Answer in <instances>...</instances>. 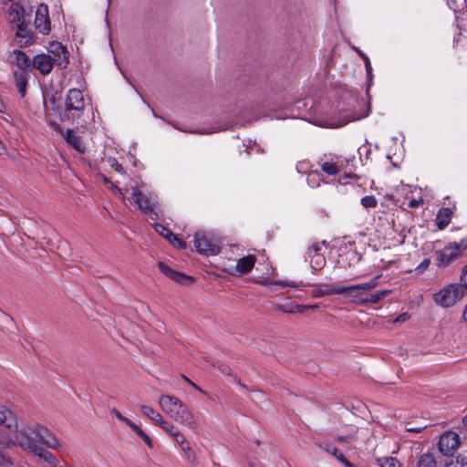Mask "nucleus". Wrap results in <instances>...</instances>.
Masks as SVG:
<instances>
[{
  "instance_id": "1",
  "label": "nucleus",
  "mask_w": 467,
  "mask_h": 467,
  "mask_svg": "<svg viewBox=\"0 0 467 467\" xmlns=\"http://www.w3.org/2000/svg\"><path fill=\"white\" fill-rule=\"evenodd\" d=\"M67 64L68 52L59 42L51 43L47 53L38 54L32 60L33 67L38 69L43 75L49 74L54 66L65 68Z\"/></svg>"
},
{
  "instance_id": "2",
  "label": "nucleus",
  "mask_w": 467,
  "mask_h": 467,
  "mask_svg": "<svg viewBox=\"0 0 467 467\" xmlns=\"http://www.w3.org/2000/svg\"><path fill=\"white\" fill-rule=\"evenodd\" d=\"M27 433L30 441L35 443L43 444L47 448L57 450L60 447V443L57 438L49 431L47 428L39 424H34L32 426L23 427L18 432H16L15 439L9 438L6 441H0V443L10 447L13 444H17L21 447L20 436L24 433Z\"/></svg>"
},
{
  "instance_id": "3",
  "label": "nucleus",
  "mask_w": 467,
  "mask_h": 467,
  "mask_svg": "<svg viewBox=\"0 0 467 467\" xmlns=\"http://www.w3.org/2000/svg\"><path fill=\"white\" fill-rule=\"evenodd\" d=\"M159 405L162 411L173 420L186 425L193 430L196 422L192 411L178 398L171 395H161L159 398Z\"/></svg>"
},
{
  "instance_id": "4",
  "label": "nucleus",
  "mask_w": 467,
  "mask_h": 467,
  "mask_svg": "<svg viewBox=\"0 0 467 467\" xmlns=\"http://www.w3.org/2000/svg\"><path fill=\"white\" fill-rule=\"evenodd\" d=\"M86 109V99L81 90L71 88L65 99L64 108L59 111L61 121L80 123Z\"/></svg>"
},
{
  "instance_id": "5",
  "label": "nucleus",
  "mask_w": 467,
  "mask_h": 467,
  "mask_svg": "<svg viewBox=\"0 0 467 467\" xmlns=\"http://www.w3.org/2000/svg\"><path fill=\"white\" fill-rule=\"evenodd\" d=\"M466 293L464 285L460 283H451L434 293L432 300L437 306L442 308H449L461 301Z\"/></svg>"
},
{
  "instance_id": "6",
  "label": "nucleus",
  "mask_w": 467,
  "mask_h": 467,
  "mask_svg": "<svg viewBox=\"0 0 467 467\" xmlns=\"http://www.w3.org/2000/svg\"><path fill=\"white\" fill-rule=\"evenodd\" d=\"M131 200L141 211L151 220L158 218L156 212L157 196L151 192L144 191V185L131 187Z\"/></svg>"
},
{
  "instance_id": "7",
  "label": "nucleus",
  "mask_w": 467,
  "mask_h": 467,
  "mask_svg": "<svg viewBox=\"0 0 467 467\" xmlns=\"http://www.w3.org/2000/svg\"><path fill=\"white\" fill-rule=\"evenodd\" d=\"M467 250V236L459 242L450 243L443 249L435 251V262L439 268L449 266L462 257Z\"/></svg>"
},
{
  "instance_id": "8",
  "label": "nucleus",
  "mask_w": 467,
  "mask_h": 467,
  "mask_svg": "<svg viewBox=\"0 0 467 467\" xmlns=\"http://www.w3.org/2000/svg\"><path fill=\"white\" fill-rule=\"evenodd\" d=\"M20 441L21 449L42 459L47 467H56L57 465L58 461L55 455L39 444H36L34 441H30L27 433L24 432L20 436Z\"/></svg>"
},
{
  "instance_id": "9",
  "label": "nucleus",
  "mask_w": 467,
  "mask_h": 467,
  "mask_svg": "<svg viewBox=\"0 0 467 467\" xmlns=\"http://www.w3.org/2000/svg\"><path fill=\"white\" fill-rule=\"evenodd\" d=\"M194 246L198 253L206 255L219 254L220 245L216 239L207 233H196L194 234Z\"/></svg>"
},
{
  "instance_id": "10",
  "label": "nucleus",
  "mask_w": 467,
  "mask_h": 467,
  "mask_svg": "<svg viewBox=\"0 0 467 467\" xmlns=\"http://www.w3.org/2000/svg\"><path fill=\"white\" fill-rule=\"evenodd\" d=\"M8 20L17 27L16 36L26 37L25 10L18 3H13L8 9Z\"/></svg>"
},
{
  "instance_id": "11",
  "label": "nucleus",
  "mask_w": 467,
  "mask_h": 467,
  "mask_svg": "<svg viewBox=\"0 0 467 467\" xmlns=\"http://www.w3.org/2000/svg\"><path fill=\"white\" fill-rule=\"evenodd\" d=\"M379 275L372 278L368 282L353 285H339V289H342L340 295H345L348 297H358L363 295L365 292L369 291L376 287L379 284Z\"/></svg>"
},
{
  "instance_id": "12",
  "label": "nucleus",
  "mask_w": 467,
  "mask_h": 467,
  "mask_svg": "<svg viewBox=\"0 0 467 467\" xmlns=\"http://www.w3.org/2000/svg\"><path fill=\"white\" fill-rule=\"evenodd\" d=\"M460 437L454 431H446L439 440V450L444 454L448 455L452 453L460 445Z\"/></svg>"
},
{
  "instance_id": "13",
  "label": "nucleus",
  "mask_w": 467,
  "mask_h": 467,
  "mask_svg": "<svg viewBox=\"0 0 467 467\" xmlns=\"http://www.w3.org/2000/svg\"><path fill=\"white\" fill-rule=\"evenodd\" d=\"M35 26L39 33L47 35L50 31V20L48 16V7L41 4L36 10Z\"/></svg>"
},
{
  "instance_id": "14",
  "label": "nucleus",
  "mask_w": 467,
  "mask_h": 467,
  "mask_svg": "<svg viewBox=\"0 0 467 467\" xmlns=\"http://www.w3.org/2000/svg\"><path fill=\"white\" fill-rule=\"evenodd\" d=\"M323 244H325V242H322V244L314 243L308 248L307 256L314 271L322 269L326 265V258L321 253Z\"/></svg>"
},
{
  "instance_id": "15",
  "label": "nucleus",
  "mask_w": 467,
  "mask_h": 467,
  "mask_svg": "<svg viewBox=\"0 0 467 467\" xmlns=\"http://www.w3.org/2000/svg\"><path fill=\"white\" fill-rule=\"evenodd\" d=\"M158 266L161 273H163L167 277L180 285H189L194 282V278L192 276L184 275L181 272H177L176 270L171 269L170 266H168L166 264L162 262H160L158 264Z\"/></svg>"
},
{
  "instance_id": "16",
  "label": "nucleus",
  "mask_w": 467,
  "mask_h": 467,
  "mask_svg": "<svg viewBox=\"0 0 467 467\" xmlns=\"http://www.w3.org/2000/svg\"><path fill=\"white\" fill-rule=\"evenodd\" d=\"M7 59L9 63L16 65L20 71H26L32 67L31 59L21 50H13L9 53Z\"/></svg>"
},
{
  "instance_id": "17",
  "label": "nucleus",
  "mask_w": 467,
  "mask_h": 467,
  "mask_svg": "<svg viewBox=\"0 0 467 467\" xmlns=\"http://www.w3.org/2000/svg\"><path fill=\"white\" fill-rule=\"evenodd\" d=\"M0 426L5 428L10 432H15V435L17 431V421L15 414L6 407L0 406Z\"/></svg>"
},
{
  "instance_id": "18",
  "label": "nucleus",
  "mask_w": 467,
  "mask_h": 467,
  "mask_svg": "<svg viewBox=\"0 0 467 467\" xmlns=\"http://www.w3.org/2000/svg\"><path fill=\"white\" fill-rule=\"evenodd\" d=\"M342 289H339V285H332L327 284L315 285H313L312 296L314 297H322L325 296H331L336 294H341Z\"/></svg>"
},
{
  "instance_id": "19",
  "label": "nucleus",
  "mask_w": 467,
  "mask_h": 467,
  "mask_svg": "<svg viewBox=\"0 0 467 467\" xmlns=\"http://www.w3.org/2000/svg\"><path fill=\"white\" fill-rule=\"evenodd\" d=\"M255 262L256 257L253 254L244 256L237 260L235 269L240 275L248 274L254 266Z\"/></svg>"
},
{
  "instance_id": "20",
  "label": "nucleus",
  "mask_w": 467,
  "mask_h": 467,
  "mask_svg": "<svg viewBox=\"0 0 467 467\" xmlns=\"http://www.w3.org/2000/svg\"><path fill=\"white\" fill-rule=\"evenodd\" d=\"M452 212L450 208H441L436 215V224L440 230L446 228L451 220Z\"/></svg>"
},
{
  "instance_id": "21",
  "label": "nucleus",
  "mask_w": 467,
  "mask_h": 467,
  "mask_svg": "<svg viewBox=\"0 0 467 467\" xmlns=\"http://www.w3.org/2000/svg\"><path fill=\"white\" fill-rule=\"evenodd\" d=\"M16 84L21 97L24 98L26 92L27 73L26 71H16L14 74Z\"/></svg>"
},
{
  "instance_id": "22",
  "label": "nucleus",
  "mask_w": 467,
  "mask_h": 467,
  "mask_svg": "<svg viewBox=\"0 0 467 467\" xmlns=\"http://www.w3.org/2000/svg\"><path fill=\"white\" fill-rule=\"evenodd\" d=\"M140 410L156 425H159L164 420L163 417L150 406L140 405Z\"/></svg>"
},
{
  "instance_id": "23",
  "label": "nucleus",
  "mask_w": 467,
  "mask_h": 467,
  "mask_svg": "<svg viewBox=\"0 0 467 467\" xmlns=\"http://www.w3.org/2000/svg\"><path fill=\"white\" fill-rule=\"evenodd\" d=\"M271 284L278 285V286H281V287L294 288L296 290H302L304 287H306L307 285L302 280H300V281H296V280H278V281H275V282H273Z\"/></svg>"
},
{
  "instance_id": "24",
  "label": "nucleus",
  "mask_w": 467,
  "mask_h": 467,
  "mask_svg": "<svg viewBox=\"0 0 467 467\" xmlns=\"http://www.w3.org/2000/svg\"><path fill=\"white\" fill-rule=\"evenodd\" d=\"M360 433L361 435L364 434L363 430H357L355 433H348L344 435H337L336 437V440L341 443V444H349L353 441H356L358 440V434Z\"/></svg>"
},
{
  "instance_id": "25",
  "label": "nucleus",
  "mask_w": 467,
  "mask_h": 467,
  "mask_svg": "<svg viewBox=\"0 0 467 467\" xmlns=\"http://www.w3.org/2000/svg\"><path fill=\"white\" fill-rule=\"evenodd\" d=\"M390 294V290H382L370 295L369 297L360 301V304L378 303Z\"/></svg>"
},
{
  "instance_id": "26",
  "label": "nucleus",
  "mask_w": 467,
  "mask_h": 467,
  "mask_svg": "<svg viewBox=\"0 0 467 467\" xmlns=\"http://www.w3.org/2000/svg\"><path fill=\"white\" fill-rule=\"evenodd\" d=\"M436 460L431 453H425L421 455L418 461L417 467H436Z\"/></svg>"
},
{
  "instance_id": "27",
  "label": "nucleus",
  "mask_w": 467,
  "mask_h": 467,
  "mask_svg": "<svg viewBox=\"0 0 467 467\" xmlns=\"http://www.w3.org/2000/svg\"><path fill=\"white\" fill-rule=\"evenodd\" d=\"M320 167L322 171L331 176L336 175L340 171V167L335 162L325 161L321 164Z\"/></svg>"
},
{
  "instance_id": "28",
  "label": "nucleus",
  "mask_w": 467,
  "mask_h": 467,
  "mask_svg": "<svg viewBox=\"0 0 467 467\" xmlns=\"http://www.w3.org/2000/svg\"><path fill=\"white\" fill-rule=\"evenodd\" d=\"M67 141L72 145L77 150L82 151V146L79 138L71 130L67 131Z\"/></svg>"
},
{
  "instance_id": "29",
  "label": "nucleus",
  "mask_w": 467,
  "mask_h": 467,
  "mask_svg": "<svg viewBox=\"0 0 467 467\" xmlns=\"http://www.w3.org/2000/svg\"><path fill=\"white\" fill-rule=\"evenodd\" d=\"M159 426L165 431L171 438H174L175 435L180 431V430L172 423L169 422L166 420H163Z\"/></svg>"
},
{
  "instance_id": "30",
  "label": "nucleus",
  "mask_w": 467,
  "mask_h": 467,
  "mask_svg": "<svg viewBox=\"0 0 467 467\" xmlns=\"http://www.w3.org/2000/svg\"><path fill=\"white\" fill-rule=\"evenodd\" d=\"M306 180L310 187H318L321 180V174L317 171H311L308 173Z\"/></svg>"
},
{
  "instance_id": "31",
  "label": "nucleus",
  "mask_w": 467,
  "mask_h": 467,
  "mask_svg": "<svg viewBox=\"0 0 467 467\" xmlns=\"http://www.w3.org/2000/svg\"><path fill=\"white\" fill-rule=\"evenodd\" d=\"M140 438H141L144 442L150 447L152 448V441L151 439L137 425H134L130 428Z\"/></svg>"
},
{
  "instance_id": "32",
  "label": "nucleus",
  "mask_w": 467,
  "mask_h": 467,
  "mask_svg": "<svg viewBox=\"0 0 467 467\" xmlns=\"http://www.w3.org/2000/svg\"><path fill=\"white\" fill-rule=\"evenodd\" d=\"M360 202L361 205L366 209L376 208L378 205V201L373 195H366L362 197Z\"/></svg>"
},
{
  "instance_id": "33",
  "label": "nucleus",
  "mask_w": 467,
  "mask_h": 467,
  "mask_svg": "<svg viewBox=\"0 0 467 467\" xmlns=\"http://www.w3.org/2000/svg\"><path fill=\"white\" fill-rule=\"evenodd\" d=\"M154 229L158 234H160L161 235L165 237L168 241H170V243L173 242V241H171V236H173V234L171 232L170 229L166 228L165 226H163L161 223H155Z\"/></svg>"
},
{
  "instance_id": "34",
  "label": "nucleus",
  "mask_w": 467,
  "mask_h": 467,
  "mask_svg": "<svg viewBox=\"0 0 467 467\" xmlns=\"http://www.w3.org/2000/svg\"><path fill=\"white\" fill-rule=\"evenodd\" d=\"M380 467H399V462L392 457H384L378 460Z\"/></svg>"
},
{
  "instance_id": "35",
  "label": "nucleus",
  "mask_w": 467,
  "mask_h": 467,
  "mask_svg": "<svg viewBox=\"0 0 467 467\" xmlns=\"http://www.w3.org/2000/svg\"><path fill=\"white\" fill-rule=\"evenodd\" d=\"M110 413L115 416L119 420L122 421L123 423H125L127 426H129L130 428H131L133 425H134V422H132L130 419H128L127 417L123 416L117 409H111L110 410Z\"/></svg>"
},
{
  "instance_id": "36",
  "label": "nucleus",
  "mask_w": 467,
  "mask_h": 467,
  "mask_svg": "<svg viewBox=\"0 0 467 467\" xmlns=\"http://www.w3.org/2000/svg\"><path fill=\"white\" fill-rule=\"evenodd\" d=\"M444 467H467V462L464 458L457 457L447 462Z\"/></svg>"
},
{
  "instance_id": "37",
  "label": "nucleus",
  "mask_w": 467,
  "mask_h": 467,
  "mask_svg": "<svg viewBox=\"0 0 467 467\" xmlns=\"http://www.w3.org/2000/svg\"><path fill=\"white\" fill-rule=\"evenodd\" d=\"M355 50L358 54V56L362 58V62L365 63L366 71H367L368 75H370L371 71H372V67H371L370 60H369L368 57L366 54H364L358 47H355Z\"/></svg>"
},
{
  "instance_id": "38",
  "label": "nucleus",
  "mask_w": 467,
  "mask_h": 467,
  "mask_svg": "<svg viewBox=\"0 0 467 467\" xmlns=\"http://www.w3.org/2000/svg\"><path fill=\"white\" fill-rule=\"evenodd\" d=\"M431 265V259L425 258L416 268L415 271L417 275H421L429 268Z\"/></svg>"
},
{
  "instance_id": "39",
  "label": "nucleus",
  "mask_w": 467,
  "mask_h": 467,
  "mask_svg": "<svg viewBox=\"0 0 467 467\" xmlns=\"http://www.w3.org/2000/svg\"><path fill=\"white\" fill-rule=\"evenodd\" d=\"M324 450L326 451H327L329 454L335 456L337 460H338L339 454H343L337 447L330 445V444H327L324 447Z\"/></svg>"
},
{
  "instance_id": "40",
  "label": "nucleus",
  "mask_w": 467,
  "mask_h": 467,
  "mask_svg": "<svg viewBox=\"0 0 467 467\" xmlns=\"http://www.w3.org/2000/svg\"><path fill=\"white\" fill-rule=\"evenodd\" d=\"M181 448L184 451L188 459H194V452L188 441L185 444L182 445Z\"/></svg>"
},
{
  "instance_id": "41",
  "label": "nucleus",
  "mask_w": 467,
  "mask_h": 467,
  "mask_svg": "<svg viewBox=\"0 0 467 467\" xmlns=\"http://www.w3.org/2000/svg\"><path fill=\"white\" fill-rule=\"evenodd\" d=\"M109 165L118 172L123 173L124 169L121 164H119L116 159H109Z\"/></svg>"
},
{
  "instance_id": "42",
  "label": "nucleus",
  "mask_w": 467,
  "mask_h": 467,
  "mask_svg": "<svg viewBox=\"0 0 467 467\" xmlns=\"http://www.w3.org/2000/svg\"><path fill=\"white\" fill-rule=\"evenodd\" d=\"M180 446L185 444L187 442L184 435L179 431L174 438H172Z\"/></svg>"
},
{
  "instance_id": "43",
  "label": "nucleus",
  "mask_w": 467,
  "mask_h": 467,
  "mask_svg": "<svg viewBox=\"0 0 467 467\" xmlns=\"http://www.w3.org/2000/svg\"><path fill=\"white\" fill-rule=\"evenodd\" d=\"M461 281L462 285H464L465 290L467 291V265L462 268Z\"/></svg>"
},
{
  "instance_id": "44",
  "label": "nucleus",
  "mask_w": 467,
  "mask_h": 467,
  "mask_svg": "<svg viewBox=\"0 0 467 467\" xmlns=\"http://www.w3.org/2000/svg\"><path fill=\"white\" fill-rule=\"evenodd\" d=\"M426 425H420V426H416V427H410V426H406V431H410V432H420L421 431L425 430L426 429Z\"/></svg>"
},
{
  "instance_id": "45",
  "label": "nucleus",
  "mask_w": 467,
  "mask_h": 467,
  "mask_svg": "<svg viewBox=\"0 0 467 467\" xmlns=\"http://www.w3.org/2000/svg\"><path fill=\"white\" fill-rule=\"evenodd\" d=\"M423 203V200L422 199H413L411 201H410L409 202V206L410 208H417L419 206H420L421 204Z\"/></svg>"
},
{
  "instance_id": "46",
  "label": "nucleus",
  "mask_w": 467,
  "mask_h": 467,
  "mask_svg": "<svg viewBox=\"0 0 467 467\" xmlns=\"http://www.w3.org/2000/svg\"><path fill=\"white\" fill-rule=\"evenodd\" d=\"M409 317L410 316L407 313H403L395 319V322H405L409 319Z\"/></svg>"
},
{
  "instance_id": "47",
  "label": "nucleus",
  "mask_w": 467,
  "mask_h": 467,
  "mask_svg": "<svg viewBox=\"0 0 467 467\" xmlns=\"http://www.w3.org/2000/svg\"><path fill=\"white\" fill-rule=\"evenodd\" d=\"M295 309H296V312H303L304 310L306 309V306H302V305H296L295 306Z\"/></svg>"
},
{
  "instance_id": "48",
  "label": "nucleus",
  "mask_w": 467,
  "mask_h": 467,
  "mask_svg": "<svg viewBox=\"0 0 467 467\" xmlns=\"http://www.w3.org/2000/svg\"><path fill=\"white\" fill-rule=\"evenodd\" d=\"M175 246H178L179 248H185L186 244L182 240L179 239Z\"/></svg>"
},
{
  "instance_id": "49",
  "label": "nucleus",
  "mask_w": 467,
  "mask_h": 467,
  "mask_svg": "<svg viewBox=\"0 0 467 467\" xmlns=\"http://www.w3.org/2000/svg\"><path fill=\"white\" fill-rule=\"evenodd\" d=\"M462 319L464 322H467V305L464 307V310H463V313H462Z\"/></svg>"
},
{
  "instance_id": "50",
  "label": "nucleus",
  "mask_w": 467,
  "mask_h": 467,
  "mask_svg": "<svg viewBox=\"0 0 467 467\" xmlns=\"http://www.w3.org/2000/svg\"><path fill=\"white\" fill-rule=\"evenodd\" d=\"M180 238H178L175 234H173V236H171V241H173L171 244L175 246L177 242L179 241Z\"/></svg>"
},
{
  "instance_id": "51",
  "label": "nucleus",
  "mask_w": 467,
  "mask_h": 467,
  "mask_svg": "<svg viewBox=\"0 0 467 467\" xmlns=\"http://www.w3.org/2000/svg\"><path fill=\"white\" fill-rule=\"evenodd\" d=\"M180 238H178L175 234H173V236H171V241H173L171 244L175 246L177 242L179 241Z\"/></svg>"
},
{
  "instance_id": "52",
  "label": "nucleus",
  "mask_w": 467,
  "mask_h": 467,
  "mask_svg": "<svg viewBox=\"0 0 467 467\" xmlns=\"http://www.w3.org/2000/svg\"><path fill=\"white\" fill-rule=\"evenodd\" d=\"M317 308H318V306L317 304L306 306V309H317Z\"/></svg>"
},
{
  "instance_id": "53",
  "label": "nucleus",
  "mask_w": 467,
  "mask_h": 467,
  "mask_svg": "<svg viewBox=\"0 0 467 467\" xmlns=\"http://www.w3.org/2000/svg\"><path fill=\"white\" fill-rule=\"evenodd\" d=\"M191 386H192V387H193L194 389H196L197 390H199V391L202 392V389L200 387H198L195 383L191 382Z\"/></svg>"
},
{
  "instance_id": "54",
  "label": "nucleus",
  "mask_w": 467,
  "mask_h": 467,
  "mask_svg": "<svg viewBox=\"0 0 467 467\" xmlns=\"http://www.w3.org/2000/svg\"><path fill=\"white\" fill-rule=\"evenodd\" d=\"M295 312H296L295 306L292 307V308H286V310H285V313H289V314L290 313H295Z\"/></svg>"
},
{
  "instance_id": "55",
  "label": "nucleus",
  "mask_w": 467,
  "mask_h": 467,
  "mask_svg": "<svg viewBox=\"0 0 467 467\" xmlns=\"http://www.w3.org/2000/svg\"><path fill=\"white\" fill-rule=\"evenodd\" d=\"M278 310H281L283 312H285L286 308L284 306H277L276 307Z\"/></svg>"
},
{
  "instance_id": "56",
  "label": "nucleus",
  "mask_w": 467,
  "mask_h": 467,
  "mask_svg": "<svg viewBox=\"0 0 467 467\" xmlns=\"http://www.w3.org/2000/svg\"><path fill=\"white\" fill-rule=\"evenodd\" d=\"M117 191L119 192V194H120L121 198H122V199H124V195H123V193H122L121 190H120V189H119V188H117Z\"/></svg>"
},
{
  "instance_id": "57",
  "label": "nucleus",
  "mask_w": 467,
  "mask_h": 467,
  "mask_svg": "<svg viewBox=\"0 0 467 467\" xmlns=\"http://www.w3.org/2000/svg\"><path fill=\"white\" fill-rule=\"evenodd\" d=\"M465 426H467V415L462 420Z\"/></svg>"
},
{
  "instance_id": "58",
  "label": "nucleus",
  "mask_w": 467,
  "mask_h": 467,
  "mask_svg": "<svg viewBox=\"0 0 467 467\" xmlns=\"http://www.w3.org/2000/svg\"><path fill=\"white\" fill-rule=\"evenodd\" d=\"M4 462H5L6 464H11L10 461H9V460H7V459H5V458H4Z\"/></svg>"
},
{
  "instance_id": "59",
  "label": "nucleus",
  "mask_w": 467,
  "mask_h": 467,
  "mask_svg": "<svg viewBox=\"0 0 467 467\" xmlns=\"http://www.w3.org/2000/svg\"><path fill=\"white\" fill-rule=\"evenodd\" d=\"M184 379L186 380V382H188V383L191 385V382H192V381H191L189 379H187V378H185V377H184Z\"/></svg>"
},
{
  "instance_id": "60",
  "label": "nucleus",
  "mask_w": 467,
  "mask_h": 467,
  "mask_svg": "<svg viewBox=\"0 0 467 467\" xmlns=\"http://www.w3.org/2000/svg\"><path fill=\"white\" fill-rule=\"evenodd\" d=\"M184 379L186 380V382H188V383L191 385V382H192V381H191L189 379H187V378H185V377H184Z\"/></svg>"
},
{
  "instance_id": "61",
  "label": "nucleus",
  "mask_w": 467,
  "mask_h": 467,
  "mask_svg": "<svg viewBox=\"0 0 467 467\" xmlns=\"http://www.w3.org/2000/svg\"><path fill=\"white\" fill-rule=\"evenodd\" d=\"M28 42H29V40H28V39H26V40L25 41V44L26 45V44H28Z\"/></svg>"
}]
</instances>
